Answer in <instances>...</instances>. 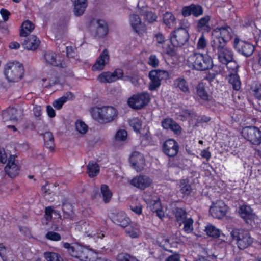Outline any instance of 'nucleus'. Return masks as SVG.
Wrapping results in <instances>:
<instances>
[{"label": "nucleus", "instance_id": "nucleus-1", "mask_svg": "<svg viewBox=\"0 0 261 261\" xmlns=\"http://www.w3.org/2000/svg\"><path fill=\"white\" fill-rule=\"evenodd\" d=\"M92 118L100 123H108L114 121L118 117L117 110L112 106L94 107L91 109Z\"/></svg>", "mask_w": 261, "mask_h": 261}, {"label": "nucleus", "instance_id": "nucleus-2", "mask_svg": "<svg viewBox=\"0 0 261 261\" xmlns=\"http://www.w3.org/2000/svg\"><path fill=\"white\" fill-rule=\"evenodd\" d=\"M210 54L194 53L188 58V63L193 69L197 71H205L211 69L214 66Z\"/></svg>", "mask_w": 261, "mask_h": 261}, {"label": "nucleus", "instance_id": "nucleus-3", "mask_svg": "<svg viewBox=\"0 0 261 261\" xmlns=\"http://www.w3.org/2000/svg\"><path fill=\"white\" fill-rule=\"evenodd\" d=\"M208 53L217 55L219 61L223 64H227L233 59V54L227 44H210Z\"/></svg>", "mask_w": 261, "mask_h": 261}, {"label": "nucleus", "instance_id": "nucleus-4", "mask_svg": "<svg viewBox=\"0 0 261 261\" xmlns=\"http://www.w3.org/2000/svg\"><path fill=\"white\" fill-rule=\"evenodd\" d=\"M232 240L239 249L243 250L251 245L253 242V239L251 237L250 232L243 229H234L231 232Z\"/></svg>", "mask_w": 261, "mask_h": 261}, {"label": "nucleus", "instance_id": "nucleus-5", "mask_svg": "<svg viewBox=\"0 0 261 261\" xmlns=\"http://www.w3.org/2000/svg\"><path fill=\"white\" fill-rule=\"evenodd\" d=\"M150 99V94L147 92H142L130 97L127 100V104L134 110H140L148 104Z\"/></svg>", "mask_w": 261, "mask_h": 261}, {"label": "nucleus", "instance_id": "nucleus-6", "mask_svg": "<svg viewBox=\"0 0 261 261\" xmlns=\"http://www.w3.org/2000/svg\"><path fill=\"white\" fill-rule=\"evenodd\" d=\"M214 32L216 35L212 38L210 44H227L232 37V30L227 25L217 28Z\"/></svg>", "mask_w": 261, "mask_h": 261}, {"label": "nucleus", "instance_id": "nucleus-7", "mask_svg": "<svg viewBox=\"0 0 261 261\" xmlns=\"http://www.w3.org/2000/svg\"><path fill=\"white\" fill-rule=\"evenodd\" d=\"M23 68L19 63H10L5 70V75L9 82H17L23 76Z\"/></svg>", "mask_w": 261, "mask_h": 261}, {"label": "nucleus", "instance_id": "nucleus-8", "mask_svg": "<svg viewBox=\"0 0 261 261\" xmlns=\"http://www.w3.org/2000/svg\"><path fill=\"white\" fill-rule=\"evenodd\" d=\"M243 137L252 144L258 145L261 143V130L257 127L249 126L242 128Z\"/></svg>", "mask_w": 261, "mask_h": 261}, {"label": "nucleus", "instance_id": "nucleus-9", "mask_svg": "<svg viewBox=\"0 0 261 261\" xmlns=\"http://www.w3.org/2000/svg\"><path fill=\"white\" fill-rule=\"evenodd\" d=\"M150 82L149 89L154 91L158 89L161 85V81L168 78L169 74L167 71L162 70H152L149 73Z\"/></svg>", "mask_w": 261, "mask_h": 261}, {"label": "nucleus", "instance_id": "nucleus-10", "mask_svg": "<svg viewBox=\"0 0 261 261\" xmlns=\"http://www.w3.org/2000/svg\"><path fill=\"white\" fill-rule=\"evenodd\" d=\"M189 35L187 30L183 28H178L171 34V43L175 47H180L189 40Z\"/></svg>", "mask_w": 261, "mask_h": 261}, {"label": "nucleus", "instance_id": "nucleus-11", "mask_svg": "<svg viewBox=\"0 0 261 261\" xmlns=\"http://www.w3.org/2000/svg\"><path fill=\"white\" fill-rule=\"evenodd\" d=\"M90 30L92 34L96 38H103L108 32V27L105 20L97 19L91 21Z\"/></svg>", "mask_w": 261, "mask_h": 261}, {"label": "nucleus", "instance_id": "nucleus-12", "mask_svg": "<svg viewBox=\"0 0 261 261\" xmlns=\"http://www.w3.org/2000/svg\"><path fill=\"white\" fill-rule=\"evenodd\" d=\"M109 217L114 223L121 227H127L130 222L129 217L122 211L111 212Z\"/></svg>", "mask_w": 261, "mask_h": 261}, {"label": "nucleus", "instance_id": "nucleus-13", "mask_svg": "<svg viewBox=\"0 0 261 261\" xmlns=\"http://www.w3.org/2000/svg\"><path fill=\"white\" fill-rule=\"evenodd\" d=\"M234 47L237 52L246 57L252 55L254 51V46L252 44L238 39L234 40Z\"/></svg>", "mask_w": 261, "mask_h": 261}, {"label": "nucleus", "instance_id": "nucleus-14", "mask_svg": "<svg viewBox=\"0 0 261 261\" xmlns=\"http://www.w3.org/2000/svg\"><path fill=\"white\" fill-rule=\"evenodd\" d=\"M227 210V206L223 201L220 200L210 207L209 212L213 217L221 219L226 215Z\"/></svg>", "mask_w": 261, "mask_h": 261}, {"label": "nucleus", "instance_id": "nucleus-15", "mask_svg": "<svg viewBox=\"0 0 261 261\" xmlns=\"http://www.w3.org/2000/svg\"><path fill=\"white\" fill-rule=\"evenodd\" d=\"M178 143L174 139H169L165 141L162 146L163 152L168 156H176L179 151Z\"/></svg>", "mask_w": 261, "mask_h": 261}, {"label": "nucleus", "instance_id": "nucleus-16", "mask_svg": "<svg viewBox=\"0 0 261 261\" xmlns=\"http://www.w3.org/2000/svg\"><path fill=\"white\" fill-rule=\"evenodd\" d=\"M5 171L10 177L14 178L19 173L20 167L15 161V156L10 155L8 159L7 165L5 167Z\"/></svg>", "mask_w": 261, "mask_h": 261}, {"label": "nucleus", "instance_id": "nucleus-17", "mask_svg": "<svg viewBox=\"0 0 261 261\" xmlns=\"http://www.w3.org/2000/svg\"><path fill=\"white\" fill-rule=\"evenodd\" d=\"M123 75V72L120 69H116L114 72H103L98 77L101 83H112L121 79Z\"/></svg>", "mask_w": 261, "mask_h": 261}, {"label": "nucleus", "instance_id": "nucleus-18", "mask_svg": "<svg viewBox=\"0 0 261 261\" xmlns=\"http://www.w3.org/2000/svg\"><path fill=\"white\" fill-rule=\"evenodd\" d=\"M238 212L241 217L243 218L246 223L252 225L256 217L253 212V210L249 205L243 204L239 208Z\"/></svg>", "mask_w": 261, "mask_h": 261}, {"label": "nucleus", "instance_id": "nucleus-19", "mask_svg": "<svg viewBox=\"0 0 261 261\" xmlns=\"http://www.w3.org/2000/svg\"><path fill=\"white\" fill-rule=\"evenodd\" d=\"M129 161L132 166L137 172L141 171L144 168L145 162L143 154L138 151H135L132 153Z\"/></svg>", "mask_w": 261, "mask_h": 261}, {"label": "nucleus", "instance_id": "nucleus-20", "mask_svg": "<svg viewBox=\"0 0 261 261\" xmlns=\"http://www.w3.org/2000/svg\"><path fill=\"white\" fill-rule=\"evenodd\" d=\"M152 182V179L146 175H139L134 177L130 181V184L141 190L149 187Z\"/></svg>", "mask_w": 261, "mask_h": 261}, {"label": "nucleus", "instance_id": "nucleus-21", "mask_svg": "<svg viewBox=\"0 0 261 261\" xmlns=\"http://www.w3.org/2000/svg\"><path fill=\"white\" fill-rule=\"evenodd\" d=\"M110 60L109 51L105 49L97 58L95 64L92 66L93 71L102 70L105 66L108 64Z\"/></svg>", "mask_w": 261, "mask_h": 261}, {"label": "nucleus", "instance_id": "nucleus-22", "mask_svg": "<svg viewBox=\"0 0 261 261\" xmlns=\"http://www.w3.org/2000/svg\"><path fill=\"white\" fill-rule=\"evenodd\" d=\"M129 21L132 29L139 35L142 34L145 31V26L138 15H130Z\"/></svg>", "mask_w": 261, "mask_h": 261}, {"label": "nucleus", "instance_id": "nucleus-23", "mask_svg": "<svg viewBox=\"0 0 261 261\" xmlns=\"http://www.w3.org/2000/svg\"><path fill=\"white\" fill-rule=\"evenodd\" d=\"M203 14V9L198 5L191 4L184 7L182 10V14L184 17L189 16L191 14L195 17H198Z\"/></svg>", "mask_w": 261, "mask_h": 261}, {"label": "nucleus", "instance_id": "nucleus-24", "mask_svg": "<svg viewBox=\"0 0 261 261\" xmlns=\"http://www.w3.org/2000/svg\"><path fill=\"white\" fill-rule=\"evenodd\" d=\"M174 87L178 90L184 93L186 95L191 94V90L188 82L184 77H178L173 81Z\"/></svg>", "mask_w": 261, "mask_h": 261}, {"label": "nucleus", "instance_id": "nucleus-25", "mask_svg": "<svg viewBox=\"0 0 261 261\" xmlns=\"http://www.w3.org/2000/svg\"><path fill=\"white\" fill-rule=\"evenodd\" d=\"M39 43L40 41L36 36L31 35L24 39L22 45L28 50H35L38 47Z\"/></svg>", "mask_w": 261, "mask_h": 261}, {"label": "nucleus", "instance_id": "nucleus-26", "mask_svg": "<svg viewBox=\"0 0 261 261\" xmlns=\"http://www.w3.org/2000/svg\"><path fill=\"white\" fill-rule=\"evenodd\" d=\"M206 86L203 83H199L196 86V93L198 96L204 101H209L211 96L208 94Z\"/></svg>", "mask_w": 261, "mask_h": 261}, {"label": "nucleus", "instance_id": "nucleus-27", "mask_svg": "<svg viewBox=\"0 0 261 261\" xmlns=\"http://www.w3.org/2000/svg\"><path fill=\"white\" fill-rule=\"evenodd\" d=\"M162 125L164 128L170 129L176 134L180 133V126L171 118H165L162 121Z\"/></svg>", "mask_w": 261, "mask_h": 261}, {"label": "nucleus", "instance_id": "nucleus-28", "mask_svg": "<svg viewBox=\"0 0 261 261\" xmlns=\"http://www.w3.org/2000/svg\"><path fill=\"white\" fill-rule=\"evenodd\" d=\"M87 7V0H75L73 13L75 16H82Z\"/></svg>", "mask_w": 261, "mask_h": 261}, {"label": "nucleus", "instance_id": "nucleus-29", "mask_svg": "<svg viewBox=\"0 0 261 261\" xmlns=\"http://www.w3.org/2000/svg\"><path fill=\"white\" fill-rule=\"evenodd\" d=\"M74 98L73 94L71 92H68L65 93L61 97L54 101L53 105L56 109L60 110L62 108L63 104L67 100H72Z\"/></svg>", "mask_w": 261, "mask_h": 261}, {"label": "nucleus", "instance_id": "nucleus-30", "mask_svg": "<svg viewBox=\"0 0 261 261\" xmlns=\"http://www.w3.org/2000/svg\"><path fill=\"white\" fill-rule=\"evenodd\" d=\"M76 258L82 261H92V258L96 255L88 249L81 246V248Z\"/></svg>", "mask_w": 261, "mask_h": 261}, {"label": "nucleus", "instance_id": "nucleus-31", "mask_svg": "<svg viewBox=\"0 0 261 261\" xmlns=\"http://www.w3.org/2000/svg\"><path fill=\"white\" fill-rule=\"evenodd\" d=\"M100 170L99 165L97 163L93 161H91L88 163L87 166V173L90 177L96 176Z\"/></svg>", "mask_w": 261, "mask_h": 261}, {"label": "nucleus", "instance_id": "nucleus-32", "mask_svg": "<svg viewBox=\"0 0 261 261\" xmlns=\"http://www.w3.org/2000/svg\"><path fill=\"white\" fill-rule=\"evenodd\" d=\"M210 17L208 15L200 18L197 23V27L199 30L206 32H208L211 28L209 25Z\"/></svg>", "mask_w": 261, "mask_h": 261}, {"label": "nucleus", "instance_id": "nucleus-33", "mask_svg": "<svg viewBox=\"0 0 261 261\" xmlns=\"http://www.w3.org/2000/svg\"><path fill=\"white\" fill-rule=\"evenodd\" d=\"M72 209V206L70 203H63L62 211L64 218L72 220L74 219V215Z\"/></svg>", "mask_w": 261, "mask_h": 261}, {"label": "nucleus", "instance_id": "nucleus-34", "mask_svg": "<svg viewBox=\"0 0 261 261\" xmlns=\"http://www.w3.org/2000/svg\"><path fill=\"white\" fill-rule=\"evenodd\" d=\"M164 23L169 28H173L176 24V19L170 12H166L163 16Z\"/></svg>", "mask_w": 261, "mask_h": 261}, {"label": "nucleus", "instance_id": "nucleus-35", "mask_svg": "<svg viewBox=\"0 0 261 261\" xmlns=\"http://www.w3.org/2000/svg\"><path fill=\"white\" fill-rule=\"evenodd\" d=\"M173 212L175 215L177 222L181 225L182 222L187 218V213L186 211L180 207H176L173 210Z\"/></svg>", "mask_w": 261, "mask_h": 261}, {"label": "nucleus", "instance_id": "nucleus-36", "mask_svg": "<svg viewBox=\"0 0 261 261\" xmlns=\"http://www.w3.org/2000/svg\"><path fill=\"white\" fill-rule=\"evenodd\" d=\"M179 191L184 196H188L192 191V188L188 179H182L179 184Z\"/></svg>", "mask_w": 261, "mask_h": 261}, {"label": "nucleus", "instance_id": "nucleus-37", "mask_svg": "<svg viewBox=\"0 0 261 261\" xmlns=\"http://www.w3.org/2000/svg\"><path fill=\"white\" fill-rule=\"evenodd\" d=\"M35 27L33 23L27 20L24 21L21 25L20 30V36L26 37L29 35L34 29Z\"/></svg>", "mask_w": 261, "mask_h": 261}, {"label": "nucleus", "instance_id": "nucleus-38", "mask_svg": "<svg viewBox=\"0 0 261 261\" xmlns=\"http://www.w3.org/2000/svg\"><path fill=\"white\" fill-rule=\"evenodd\" d=\"M126 233L132 238H137L140 235V227L137 224H133L125 229Z\"/></svg>", "mask_w": 261, "mask_h": 261}, {"label": "nucleus", "instance_id": "nucleus-39", "mask_svg": "<svg viewBox=\"0 0 261 261\" xmlns=\"http://www.w3.org/2000/svg\"><path fill=\"white\" fill-rule=\"evenodd\" d=\"M63 247L67 250L68 252L70 254L71 256L76 258L78 252L80 250L81 246L75 244L71 245L68 243H63Z\"/></svg>", "mask_w": 261, "mask_h": 261}, {"label": "nucleus", "instance_id": "nucleus-40", "mask_svg": "<svg viewBox=\"0 0 261 261\" xmlns=\"http://www.w3.org/2000/svg\"><path fill=\"white\" fill-rule=\"evenodd\" d=\"M229 82L232 86L233 89L239 90L241 87V81L237 73H230Z\"/></svg>", "mask_w": 261, "mask_h": 261}, {"label": "nucleus", "instance_id": "nucleus-41", "mask_svg": "<svg viewBox=\"0 0 261 261\" xmlns=\"http://www.w3.org/2000/svg\"><path fill=\"white\" fill-rule=\"evenodd\" d=\"M44 58L46 63L53 66H57L60 64L56 59V54L54 52L49 51L45 53L44 55Z\"/></svg>", "mask_w": 261, "mask_h": 261}, {"label": "nucleus", "instance_id": "nucleus-42", "mask_svg": "<svg viewBox=\"0 0 261 261\" xmlns=\"http://www.w3.org/2000/svg\"><path fill=\"white\" fill-rule=\"evenodd\" d=\"M44 144L46 147L49 149H53L54 146V139L53 134L50 132H45L43 136Z\"/></svg>", "mask_w": 261, "mask_h": 261}, {"label": "nucleus", "instance_id": "nucleus-43", "mask_svg": "<svg viewBox=\"0 0 261 261\" xmlns=\"http://www.w3.org/2000/svg\"><path fill=\"white\" fill-rule=\"evenodd\" d=\"M101 193L102 195L103 200L105 203H108L112 196V193L110 190L108 186L106 185H102L101 186Z\"/></svg>", "mask_w": 261, "mask_h": 261}, {"label": "nucleus", "instance_id": "nucleus-44", "mask_svg": "<svg viewBox=\"0 0 261 261\" xmlns=\"http://www.w3.org/2000/svg\"><path fill=\"white\" fill-rule=\"evenodd\" d=\"M44 257L47 261H63V258L59 254L54 252H45Z\"/></svg>", "mask_w": 261, "mask_h": 261}, {"label": "nucleus", "instance_id": "nucleus-45", "mask_svg": "<svg viewBox=\"0 0 261 261\" xmlns=\"http://www.w3.org/2000/svg\"><path fill=\"white\" fill-rule=\"evenodd\" d=\"M206 234L212 237L218 238L220 236V231L212 225H207L205 229Z\"/></svg>", "mask_w": 261, "mask_h": 261}, {"label": "nucleus", "instance_id": "nucleus-46", "mask_svg": "<svg viewBox=\"0 0 261 261\" xmlns=\"http://www.w3.org/2000/svg\"><path fill=\"white\" fill-rule=\"evenodd\" d=\"M193 220L191 218H189L183 221L182 223L184 224L183 229L185 232L187 233H191L193 230Z\"/></svg>", "mask_w": 261, "mask_h": 261}, {"label": "nucleus", "instance_id": "nucleus-47", "mask_svg": "<svg viewBox=\"0 0 261 261\" xmlns=\"http://www.w3.org/2000/svg\"><path fill=\"white\" fill-rule=\"evenodd\" d=\"M174 47L175 46L173 44H170L169 42L167 41L161 48L162 49V52L173 56L175 55Z\"/></svg>", "mask_w": 261, "mask_h": 261}, {"label": "nucleus", "instance_id": "nucleus-48", "mask_svg": "<svg viewBox=\"0 0 261 261\" xmlns=\"http://www.w3.org/2000/svg\"><path fill=\"white\" fill-rule=\"evenodd\" d=\"M9 112V119L12 121H16L18 120V116H20L22 112L21 110H17L14 108H8Z\"/></svg>", "mask_w": 261, "mask_h": 261}, {"label": "nucleus", "instance_id": "nucleus-49", "mask_svg": "<svg viewBox=\"0 0 261 261\" xmlns=\"http://www.w3.org/2000/svg\"><path fill=\"white\" fill-rule=\"evenodd\" d=\"M160 202L158 201H154V204L151 207V210L153 212H155L156 216L160 219H162L164 216V213L162 210L160 208Z\"/></svg>", "mask_w": 261, "mask_h": 261}, {"label": "nucleus", "instance_id": "nucleus-50", "mask_svg": "<svg viewBox=\"0 0 261 261\" xmlns=\"http://www.w3.org/2000/svg\"><path fill=\"white\" fill-rule=\"evenodd\" d=\"M207 45V40L203 34H202L198 39L196 47L198 50H204Z\"/></svg>", "mask_w": 261, "mask_h": 261}, {"label": "nucleus", "instance_id": "nucleus-51", "mask_svg": "<svg viewBox=\"0 0 261 261\" xmlns=\"http://www.w3.org/2000/svg\"><path fill=\"white\" fill-rule=\"evenodd\" d=\"M117 261H138L135 257L124 253L119 254L117 256Z\"/></svg>", "mask_w": 261, "mask_h": 261}, {"label": "nucleus", "instance_id": "nucleus-52", "mask_svg": "<svg viewBox=\"0 0 261 261\" xmlns=\"http://www.w3.org/2000/svg\"><path fill=\"white\" fill-rule=\"evenodd\" d=\"M76 129L81 134H85L88 129L87 125L83 121L77 120L75 123Z\"/></svg>", "mask_w": 261, "mask_h": 261}, {"label": "nucleus", "instance_id": "nucleus-53", "mask_svg": "<svg viewBox=\"0 0 261 261\" xmlns=\"http://www.w3.org/2000/svg\"><path fill=\"white\" fill-rule=\"evenodd\" d=\"M130 126L136 132H139L141 128L142 123L138 118H133L129 121Z\"/></svg>", "mask_w": 261, "mask_h": 261}, {"label": "nucleus", "instance_id": "nucleus-54", "mask_svg": "<svg viewBox=\"0 0 261 261\" xmlns=\"http://www.w3.org/2000/svg\"><path fill=\"white\" fill-rule=\"evenodd\" d=\"M127 136V133L125 130H119L116 135L115 139L117 141H124L126 140Z\"/></svg>", "mask_w": 261, "mask_h": 261}, {"label": "nucleus", "instance_id": "nucleus-55", "mask_svg": "<svg viewBox=\"0 0 261 261\" xmlns=\"http://www.w3.org/2000/svg\"><path fill=\"white\" fill-rule=\"evenodd\" d=\"M45 237L46 239L54 241H58L61 239V235L59 233L54 231L48 232L46 234Z\"/></svg>", "mask_w": 261, "mask_h": 261}, {"label": "nucleus", "instance_id": "nucleus-56", "mask_svg": "<svg viewBox=\"0 0 261 261\" xmlns=\"http://www.w3.org/2000/svg\"><path fill=\"white\" fill-rule=\"evenodd\" d=\"M227 65V68L230 70V73H237L238 68L239 67L238 64L236 62V61L233 60V59L232 60L230 61L228 64H226Z\"/></svg>", "mask_w": 261, "mask_h": 261}, {"label": "nucleus", "instance_id": "nucleus-57", "mask_svg": "<svg viewBox=\"0 0 261 261\" xmlns=\"http://www.w3.org/2000/svg\"><path fill=\"white\" fill-rule=\"evenodd\" d=\"M158 242L160 247L163 248L165 250L171 252V250H170V248H171V244L168 239L165 238L161 241L158 240Z\"/></svg>", "mask_w": 261, "mask_h": 261}, {"label": "nucleus", "instance_id": "nucleus-58", "mask_svg": "<svg viewBox=\"0 0 261 261\" xmlns=\"http://www.w3.org/2000/svg\"><path fill=\"white\" fill-rule=\"evenodd\" d=\"M69 22V18L66 17L60 19L58 22L59 29L64 30L67 29Z\"/></svg>", "mask_w": 261, "mask_h": 261}, {"label": "nucleus", "instance_id": "nucleus-59", "mask_svg": "<svg viewBox=\"0 0 261 261\" xmlns=\"http://www.w3.org/2000/svg\"><path fill=\"white\" fill-rule=\"evenodd\" d=\"M155 38L157 42L156 45L158 47L161 48L167 42L163 34L160 33L155 34Z\"/></svg>", "mask_w": 261, "mask_h": 261}, {"label": "nucleus", "instance_id": "nucleus-60", "mask_svg": "<svg viewBox=\"0 0 261 261\" xmlns=\"http://www.w3.org/2000/svg\"><path fill=\"white\" fill-rule=\"evenodd\" d=\"M143 15L145 19L149 22L155 21L157 18L156 14L150 11L146 12Z\"/></svg>", "mask_w": 261, "mask_h": 261}, {"label": "nucleus", "instance_id": "nucleus-61", "mask_svg": "<svg viewBox=\"0 0 261 261\" xmlns=\"http://www.w3.org/2000/svg\"><path fill=\"white\" fill-rule=\"evenodd\" d=\"M148 63L152 67H156L159 65V61L155 55H151L149 58Z\"/></svg>", "mask_w": 261, "mask_h": 261}, {"label": "nucleus", "instance_id": "nucleus-62", "mask_svg": "<svg viewBox=\"0 0 261 261\" xmlns=\"http://www.w3.org/2000/svg\"><path fill=\"white\" fill-rule=\"evenodd\" d=\"M253 95L257 99H261V86L256 85L252 89Z\"/></svg>", "mask_w": 261, "mask_h": 261}, {"label": "nucleus", "instance_id": "nucleus-63", "mask_svg": "<svg viewBox=\"0 0 261 261\" xmlns=\"http://www.w3.org/2000/svg\"><path fill=\"white\" fill-rule=\"evenodd\" d=\"M130 208L133 212L137 215H140L142 213V206L140 203L137 205H131Z\"/></svg>", "mask_w": 261, "mask_h": 261}, {"label": "nucleus", "instance_id": "nucleus-64", "mask_svg": "<svg viewBox=\"0 0 261 261\" xmlns=\"http://www.w3.org/2000/svg\"><path fill=\"white\" fill-rule=\"evenodd\" d=\"M66 54L69 58H74L76 56V53L75 49L71 46H66Z\"/></svg>", "mask_w": 261, "mask_h": 261}]
</instances>
